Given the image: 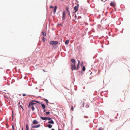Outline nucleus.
<instances>
[{
  "mask_svg": "<svg viewBox=\"0 0 130 130\" xmlns=\"http://www.w3.org/2000/svg\"><path fill=\"white\" fill-rule=\"evenodd\" d=\"M47 126L49 128H51L52 127V126L51 124H48L47 125Z\"/></svg>",
  "mask_w": 130,
  "mask_h": 130,
  "instance_id": "nucleus-16",
  "label": "nucleus"
},
{
  "mask_svg": "<svg viewBox=\"0 0 130 130\" xmlns=\"http://www.w3.org/2000/svg\"><path fill=\"white\" fill-rule=\"evenodd\" d=\"M74 17L75 18V19H76L77 18V16L76 15H75V16Z\"/></svg>",
  "mask_w": 130,
  "mask_h": 130,
  "instance_id": "nucleus-32",
  "label": "nucleus"
},
{
  "mask_svg": "<svg viewBox=\"0 0 130 130\" xmlns=\"http://www.w3.org/2000/svg\"><path fill=\"white\" fill-rule=\"evenodd\" d=\"M50 113V112H47L46 113L45 115H49Z\"/></svg>",
  "mask_w": 130,
  "mask_h": 130,
  "instance_id": "nucleus-18",
  "label": "nucleus"
},
{
  "mask_svg": "<svg viewBox=\"0 0 130 130\" xmlns=\"http://www.w3.org/2000/svg\"><path fill=\"white\" fill-rule=\"evenodd\" d=\"M41 106L42 107V108H43V109H44L45 108V105L44 104H41Z\"/></svg>",
  "mask_w": 130,
  "mask_h": 130,
  "instance_id": "nucleus-15",
  "label": "nucleus"
},
{
  "mask_svg": "<svg viewBox=\"0 0 130 130\" xmlns=\"http://www.w3.org/2000/svg\"><path fill=\"white\" fill-rule=\"evenodd\" d=\"M26 130H29V126L27 124H26Z\"/></svg>",
  "mask_w": 130,
  "mask_h": 130,
  "instance_id": "nucleus-11",
  "label": "nucleus"
},
{
  "mask_svg": "<svg viewBox=\"0 0 130 130\" xmlns=\"http://www.w3.org/2000/svg\"><path fill=\"white\" fill-rule=\"evenodd\" d=\"M44 100L46 102V104L47 105V103L48 102V100L45 99Z\"/></svg>",
  "mask_w": 130,
  "mask_h": 130,
  "instance_id": "nucleus-19",
  "label": "nucleus"
},
{
  "mask_svg": "<svg viewBox=\"0 0 130 130\" xmlns=\"http://www.w3.org/2000/svg\"><path fill=\"white\" fill-rule=\"evenodd\" d=\"M26 94H23V96H26Z\"/></svg>",
  "mask_w": 130,
  "mask_h": 130,
  "instance_id": "nucleus-30",
  "label": "nucleus"
},
{
  "mask_svg": "<svg viewBox=\"0 0 130 130\" xmlns=\"http://www.w3.org/2000/svg\"><path fill=\"white\" fill-rule=\"evenodd\" d=\"M43 70V71H44V72H45V71L44 70Z\"/></svg>",
  "mask_w": 130,
  "mask_h": 130,
  "instance_id": "nucleus-39",
  "label": "nucleus"
},
{
  "mask_svg": "<svg viewBox=\"0 0 130 130\" xmlns=\"http://www.w3.org/2000/svg\"><path fill=\"white\" fill-rule=\"evenodd\" d=\"M49 43L52 45H54L57 44L58 42L57 41H51Z\"/></svg>",
  "mask_w": 130,
  "mask_h": 130,
  "instance_id": "nucleus-3",
  "label": "nucleus"
},
{
  "mask_svg": "<svg viewBox=\"0 0 130 130\" xmlns=\"http://www.w3.org/2000/svg\"><path fill=\"white\" fill-rule=\"evenodd\" d=\"M12 130H14V125H13H13H12Z\"/></svg>",
  "mask_w": 130,
  "mask_h": 130,
  "instance_id": "nucleus-26",
  "label": "nucleus"
},
{
  "mask_svg": "<svg viewBox=\"0 0 130 130\" xmlns=\"http://www.w3.org/2000/svg\"><path fill=\"white\" fill-rule=\"evenodd\" d=\"M64 0H60V1H64Z\"/></svg>",
  "mask_w": 130,
  "mask_h": 130,
  "instance_id": "nucleus-34",
  "label": "nucleus"
},
{
  "mask_svg": "<svg viewBox=\"0 0 130 130\" xmlns=\"http://www.w3.org/2000/svg\"><path fill=\"white\" fill-rule=\"evenodd\" d=\"M32 101L35 102H37V103H39V104H40V103L38 101Z\"/></svg>",
  "mask_w": 130,
  "mask_h": 130,
  "instance_id": "nucleus-21",
  "label": "nucleus"
},
{
  "mask_svg": "<svg viewBox=\"0 0 130 130\" xmlns=\"http://www.w3.org/2000/svg\"><path fill=\"white\" fill-rule=\"evenodd\" d=\"M71 109L72 111H73L74 109V108L73 106H72V107L71 108Z\"/></svg>",
  "mask_w": 130,
  "mask_h": 130,
  "instance_id": "nucleus-24",
  "label": "nucleus"
},
{
  "mask_svg": "<svg viewBox=\"0 0 130 130\" xmlns=\"http://www.w3.org/2000/svg\"><path fill=\"white\" fill-rule=\"evenodd\" d=\"M20 106L23 109V107L21 105H20Z\"/></svg>",
  "mask_w": 130,
  "mask_h": 130,
  "instance_id": "nucleus-23",
  "label": "nucleus"
},
{
  "mask_svg": "<svg viewBox=\"0 0 130 130\" xmlns=\"http://www.w3.org/2000/svg\"><path fill=\"white\" fill-rule=\"evenodd\" d=\"M84 117L85 118H87L88 117L87 116H85Z\"/></svg>",
  "mask_w": 130,
  "mask_h": 130,
  "instance_id": "nucleus-33",
  "label": "nucleus"
},
{
  "mask_svg": "<svg viewBox=\"0 0 130 130\" xmlns=\"http://www.w3.org/2000/svg\"><path fill=\"white\" fill-rule=\"evenodd\" d=\"M48 123L49 124H54V121L52 120H51L50 121H49L48 122Z\"/></svg>",
  "mask_w": 130,
  "mask_h": 130,
  "instance_id": "nucleus-10",
  "label": "nucleus"
},
{
  "mask_svg": "<svg viewBox=\"0 0 130 130\" xmlns=\"http://www.w3.org/2000/svg\"><path fill=\"white\" fill-rule=\"evenodd\" d=\"M51 130H55L54 129L52 128L51 129Z\"/></svg>",
  "mask_w": 130,
  "mask_h": 130,
  "instance_id": "nucleus-37",
  "label": "nucleus"
},
{
  "mask_svg": "<svg viewBox=\"0 0 130 130\" xmlns=\"http://www.w3.org/2000/svg\"><path fill=\"white\" fill-rule=\"evenodd\" d=\"M78 8V7H77L76 6H75L74 8V10H75L74 12H75L77 11Z\"/></svg>",
  "mask_w": 130,
  "mask_h": 130,
  "instance_id": "nucleus-8",
  "label": "nucleus"
},
{
  "mask_svg": "<svg viewBox=\"0 0 130 130\" xmlns=\"http://www.w3.org/2000/svg\"><path fill=\"white\" fill-rule=\"evenodd\" d=\"M58 130H61V129H59Z\"/></svg>",
  "mask_w": 130,
  "mask_h": 130,
  "instance_id": "nucleus-40",
  "label": "nucleus"
},
{
  "mask_svg": "<svg viewBox=\"0 0 130 130\" xmlns=\"http://www.w3.org/2000/svg\"><path fill=\"white\" fill-rule=\"evenodd\" d=\"M45 111H46V110H45H45H44L43 111H44V112H45Z\"/></svg>",
  "mask_w": 130,
  "mask_h": 130,
  "instance_id": "nucleus-35",
  "label": "nucleus"
},
{
  "mask_svg": "<svg viewBox=\"0 0 130 130\" xmlns=\"http://www.w3.org/2000/svg\"><path fill=\"white\" fill-rule=\"evenodd\" d=\"M23 127H22V130H23Z\"/></svg>",
  "mask_w": 130,
  "mask_h": 130,
  "instance_id": "nucleus-36",
  "label": "nucleus"
},
{
  "mask_svg": "<svg viewBox=\"0 0 130 130\" xmlns=\"http://www.w3.org/2000/svg\"><path fill=\"white\" fill-rule=\"evenodd\" d=\"M68 9H69V8L68 7H66V10H67V11H69L68 10Z\"/></svg>",
  "mask_w": 130,
  "mask_h": 130,
  "instance_id": "nucleus-27",
  "label": "nucleus"
},
{
  "mask_svg": "<svg viewBox=\"0 0 130 130\" xmlns=\"http://www.w3.org/2000/svg\"><path fill=\"white\" fill-rule=\"evenodd\" d=\"M18 104H19V105H20V102H19V103H18Z\"/></svg>",
  "mask_w": 130,
  "mask_h": 130,
  "instance_id": "nucleus-38",
  "label": "nucleus"
},
{
  "mask_svg": "<svg viewBox=\"0 0 130 130\" xmlns=\"http://www.w3.org/2000/svg\"><path fill=\"white\" fill-rule=\"evenodd\" d=\"M57 6H55L54 7V9L53 10V12L54 14L55 13L57 9Z\"/></svg>",
  "mask_w": 130,
  "mask_h": 130,
  "instance_id": "nucleus-9",
  "label": "nucleus"
},
{
  "mask_svg": "<svg viewBox=\"0 0 130 130\" xmlns=\"http://www.w3.org/2000/svg\"><path fill=\"white\" fill-rule=\"evenodd\" d=\"M45 40V39L44 37L43 38V39H42V41L43 42H44Z\"/></svg>",
  "mask_w": 130,
  "mask_h": 130,
  "instance_id": "nucleus-22",
  "label": "nucleus"
},
{
  "mask_svg": "<svg viewBox=\"0 0 130 130\" xmlns=\"http://www.w3.org/2000/svg\"><path fill=\"white\" fill-rule=\"evenodd\" d=\"M85 67L84 66H83V68H82V70L83 71H85Z\"/></svg>",
  "mask_w": 130,
  "mask_h": 130,
  "instance_id": "nucleus-17",
  "label": "nucleus"
},
{
  "mask_svg": "<svg viewBox=\"0 0 130 130\" xmlns=\"http://www.w3.org/2000/svg\"><path fill=\"white\" fill-rule=\"evenodd\" d=\"M32 123L33 124H38L39 123V122L36 120H34Z\"/></svg>",
  "mask_w": 130,
  "mask_h": 130,
  "instance_id": "nucleus-6",
  "label": "nucleus"
},
{
  "mask_svg": "<svg viewBox=\"0 0 130 130\" xmlns=\"http://www.w3.org/2000/svg\"><path fill=\"white\" fill-rule=\"evenodd\" d=\"M115 118H116H116H117V117H115Z\"/></svg>",
  "mask_w": 130,
  "mask_h": 130,
  "instance_id": "nucleus-41",
  "label": "nucleus"
},
{
  "mask_svg": "<svg viewBox=\"0 0 130 130\" xmlns=\"http://www.w3.org/2000/svg\"><path fill=\"white\" fill-rule=\"evenodd\" d=\"M40 118L42 120H47V117H40Z\"/></svg>",
  "mask_w": 130,
  "mask_h": 130,
  "instance_id": "nucleus-13",
  "label": "nucleus"
},
{
  "mask_svg": "<svg viewBox=\"0 0 130 130\" xmlns=\"http://www.w3.org/2000/svg\"><path fill=\"white\" fill-rule=\"evenodd\" d=\"M42 34L44 36H46L45 32L44 31H42Z\"/></svg>",
  "mask_w": 130,
  "mask_h": 130,
  "instance_id": "nucleus-14",
  "label": "nucleus"
},
{
  "mask_svg": "<svg viewBox=\"0 0 130 130\" xmlns=\"http://www.w3.org/2000/svg\"><path fill=\"white\" fill-rule=\"evenodd\" d=\"M69 40H67L66 41L65 43V44L67 45L69 43Z\"/></svg>",
  "mask_w": 130,
  "mask_h": 130,
  "instance_id": "nucleus-12",
  "label": "nucleus"
},
{
  "mask_svg": "<svg viewBox=\"0 0 130 130\" xmlns=\"http://www.w3.org/2000/svg\"><path fill=\"white\" fill-rule=\"evenodd\" d=\"M52 119L50 118V117H47V120H51Z\"/></svg>",
  "mask_w": 130,
  "mask_h": 130,
  "instance_id": "nucleus-20",
  "label": "nucleus"
},
{
  "mask_svg": "<svg viewBox=\"0 0 130 130\" xmlns=\"http://www.w3.org/2000/svg\"><path fill=\"white\" fill-rule=\"evenodd\" d=\"M118 113H117V115H118Z\"/></svg>",
  "mask_w": 130,
  "mask_h": 130,
  "instance_id": "nucleus-42",
  "label": "nucleus"
},
{
  "mask_svg": "<svg viewBox=\"0 0 130 130\" xmlns=\"http://www.w3.org/2000/svg\"><path fill=\"white\" fill-rule=\"evenodd\" d=\"M71 61L72 62L71 64V69L72 70H78L79 69V66L80 63V61L79 60H78V63L77 66V67L76 68L75 65L76 61L75 60L73 59H72L71 60Z\"/></svg>",
  "mask_w": 130,
  "mask_h": 130,
  "instance_id": "nucleus-1",
  "label": "nucleus"
},
{
  "mask_svg": "<svg viewBox=\"0 0 130 130\" xmlns=\"http://www.w3.org/2000/svg\"><path fill=\"white\" fill-rule=\"evenodd\" d=\"M66 13L65 11H64L63 12L62 19L63 20H65Z\"/></svg>",
  "mask_w": 130,
  "mask_h": 130,
  "instance_id": "nucleus-4",
  "label": "nucleus"
},
{
  "mask_svg": "<svg viewBox=\"0 0 130 130\" xmlns=\"http://www.w3.org/2000/svg\"><path fill=\"white\" fill-rule=\"evenodd\" d=\"M115 4L113 2H111V3L110 4V5L111 6H112L114 7L115 6Z\"/></svg>",
  "mask_w": 130,
  "mask_h": 130,
  "instance_id": "nucleus-7",
  "label": "nucleus"
},
{
  "mask_svg": "<svg viewBox=\"0 0 130 130\" xmlns=\"http://www.w3.org/2000/svg\"><path fill=\"white\" fill-rule=\"evenodd\" d=\"M36 104L32 102H30L29 104L28 107L31 108L32 111L34 110V107L36 106Z\"/></svg>",
  "mask_w": 130,
  "mask_h": 130,
  "instance_id": "nucleus-2",
  "label": "nucleus"
},
{
  "mask_svg": "<svg viewBox=\"0 0 130 130\" xmlns=\"http://www.w3.org/2000/svg\"><path fill=\"white\" fill-rule=\"evenodd\" d=\"M67 13H68V15H70V11H67Z\"/></svg>",
  "mask_w": 130,
  "mask_h": 130,
  "instance_id": "nucleus-25",
  "label": "nucleus"
},
{
  "mask_svg": "<svg viewBox=\"0 0 130 130\" xmlns=\"http://www.w3.org/2000/svg\"><path fill=\"white\" fill-rule=\"evenodd\" d=\"M54 8V7L52 6H51L50 7V8Z\"/></svg>",
  "mask_w": 130,
  "mask_h": 130,
  "instance_id": "nucleus-28",
  "label": "nucleus"
},
{
  "mask_svg": "<svg viewBox=\"0 0 130 130\" xmlns=\"http://www.w3.org/2000/svg\"><path fill=\"white\" fill-rule=\"evenodd\" d=\"M40 126V124L38 125H33L31 127L32 128H38Z\"/></svg>",
  "mask_w": 130,
  "mask_h": 130,
  "instance_id": "nucleus-5",
  "label": "nucleus"
},
{
  "mask_svg": "<svg viewBox=\"0 0 130 130\" xmlns=\"http://www.w3.org/2000/svg\"><path fill=\"white\" fill-rule=\"evenodd\" d=\"M13 112L12 111V118H13Z\"/></svg>",
  "mask_w": 130,
  "mask_h": 130,
  "instance_id": "nucleus-31",
  "label": "nucleus"
},
{
  "mask_svg": "<svg viewBox=\"0 0 130 130\" xmlns=\"http://www.w3.org/2000/svg\"><path fill=\"white\" fill-rule=\"evenodd\" d=\"M98 130H103V129L101 128H99L98 129Z\"/></svg>",
  "mask_w": 130,
  "mask_h": 130,
  "instance_id": "nucleus-29",
  "label": "nucleus"
}]
</instances>
